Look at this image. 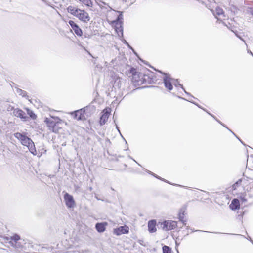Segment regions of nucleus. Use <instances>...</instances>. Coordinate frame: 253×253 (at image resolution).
<instances>
[{
	"label": "nucleus",
	"mask_w": 253,
	"mask_h": 253,
	"mask_svg": "<svg viewBox=\"0 0 253 253\" xmlns=\"http://www.w3.org/2000/svg\"><path fill=\"white\" fill-rule=\"evenodd\" d=\"M29 150L30 152L33 155H37V151H36V149L34 143H33V145H32L30 147V149Z\"/></svg>",
	"instance_id": "30"
},
{
	"label": "nucleus",
	"mask_w": 253,
	"mask_h": 253,
	"mask_svg": "<svg viewBox=\"0 0 253 253\" xmlns=\"http://www.w3.org/2000/svg\"><path fill=\"white\" fill-rule=\"evenodd\" d=\"M173 95L174 96H176V95H175L174 93H173Z\"/></svg>",
	"instance_id": "64"
},
{
	"label": "nucleus",
	"mask_w": 253,
	"mask_h": 253,
	"mask_svg": "<svg viewBox=\"0 0 253 253\" xmlns=\"http://www.w3.org/2000/svg\"><path fill=\"white\" fill-rule=\"evenodd\" d=\"M230 132H231L235 137L236 136H237V135L234 133V132H233L230 129H229L228 128V129H227Z\"/></svg>",
	"instance_id": "53"
},
{
	"label": "nucleus",
	"mask_w": 253,
	"mask_h": 253,
	"mask_svg": "<svg viewBox=\"0 0 253 253\" xmlns=\"http://www.w3.org/2000/svg\"><path fill=\"white\" fill-rule=\"evenodd\" d=\"M27 114L29 116V117L33 120H35L37 118V115L34 112L33 110L31 109L27 108L26 109Z\"/></svg>",
	"instance_id": "24"
},
{
	"label": "nucleus",
	"mask_w": 253,
	"mask_h": 253,
	"mask_svg": "<svg viewBox=\"0 0 253 253\" xmlns=\"http://www.w3.org/2000/svg\"><path fill=\"white\" fill-rule=\"evenodd\" d=\"M236 138L244 146H246L244 142L241 139V138L238 137L237 135L236 136Z\"/></svg>",
	"instance_id": "40"
},
{
	"label": "nucleus",
	"mask_w": 253,
	"mask_h": 253,
	"mask_svg": "<svg viewBox=\"0 0 253 253\" xmlns=\"http://www.w3.org/2000/svg\"><path fill=\"white\" fill-rule=\"evenodd\" d=\"M80 20L84 23H87L90 19L89 14L84 10L80 9L77 17Z\"/></svg>",
	"instance_id": "13"
},
{
	"label": "nucleus",
	"mask_w": 253,
	"mask_h": 253,
	"mask_svg": "<svg viewBox=\"0 0 253 253\" xmlns=\"http://www.w3.org/2000/svg\"><path fill=\"white\" fill-rule=\"evenodd\" d=\"M215 120L219 124H221V122L219 120H218L217 118H216Z\"/></svg>",
	"instance_id": "56"
},
{
	"label": "nucleus",
	"mask_w": 253,
	"mask_h": 253,
	"mask_svg": "<svg viewBox=\"0 0 253 253\" xmlns=\"http://www.w3.org/2000/svg\"><path fill=\"white\" fill-rule=\"evenodd\" d=\"M108 223L106 222H98L95 224V229L99 233L103 232L106 228Z\"/></svg>",
	"instance_id": "14"
},
{
	"label": "nucleus",
	"mask_w": 253,
	"mask_h": 253,
	"mask_svg": "<svg viewBox=\"0 0 253 253\" xmlns=\"http://www.w3.org/2000/svg\"><path fill=\"white\" fill-rule=\"evenodd\" d=\"M12 83L13 84V85H16V84L12 82ZM15 88L16 89V92L19 95L23 97H25L27 99L30 100L29 99V96L27 95V93L26 91H25L24 90H23L21 89H20V88L17 87V86H15Z\"/></svg>",
	"instance_id": "20"
},
{
	"label": "nucleus",
	"mask_w": 253,
	"mask_h": 253,
	"mask_svg": "<svg viewBox=\"0 0 253 253\" xmlns=\"http://www.w3.org/2000/svg\"><path fill=\"white\" fill-rule=\"evenodd\" d=\"M221 125L223 126L224 125V123H223L222 122H221V124H220Z\"/></svg>",
	"instance_id": "61"
},
{
	"label": "nucleus",
	"mask_w": 253,
	"mask_h": 253,
	"mask_svg": "<svg viewBox=\"0 0 253 253\" xmlns=\"http://www.w3.org/2000/svg\"><path fill=\"white\" fill-rule=\"evenodd\" d=\"M14 136L19 140L23 146H26L29 143H32V139L27 136L26 133L16 132L13 134Z\"/></svg>",
	"instance_id": "5"
},
{
	"label": "nucleus",
	"mask_w": 253,
	"mask_h": 253,
	"mask_svg": "<svg viewBox=\"0 0 253 253\" xmlns=\"http://www.w3.org/2000/svg\"><path fill=\"white\" fill-rule=\"evenodd\" d=\"M88 54L89 55L91 56V54L89 52H88Z\"/></svg>",
	"instance_id": "63"
},
{
	"label": "nucleus",
	"mask_w": 253,
	"mask_h": 253,
	"mask_svg": "<svg viewBox=\"0 0 253 253\" xmlns=\"http://www.w3.org/2000/svg\"><path fill=\"white\" fill-rule=\"evenodd\" d=\"M131 50V51L133 52V53H134V54L138 58H139V55L136 52V51L134 50V49L131 47V49H130Z\"/></svg>",
	"instance_id": "39"
},
{
	"label": "nucleus",
	"mask_w": 253,
	"mask_h": 253,
	"mask_svg": "<svg viewBox=\"0 0 253 253\" xmlns=\"http://www.w3.org/2000/svg\"><path fill=\"white\" fill-rule=\"evenodd\" d=\"M235 35L239 38L240 39L241 41H242L243 42H245V41L244 40V39L243 38H242V37L241 36H240L239 34H238V32L237 31H233Z\"/></svg>",
	"instance_id": "37"
},
{
	"label": "nucleus",
	"mask_w": 253,
	"mask_h": 253,
	"mask_svg": "<svg viewBox=\"0 0 253 253\" xmlns=\"http://www.w3.org/2000/svg\"><path fill=\"white\" fill-rule=\"evenodd\" d=\"M208 114L211 117H212L214 120H215L217 118L214 115L212 114L210 112H208Z\"/></svg>",
	"instance_id": "50"
},
{
	"label": "nucleus",
	"mask_w": 253,
	"mask_h": 253,
	"mask_svg": "<svg viewBox=\"0 0 253 253\" xmlns=\"http://www.w3.org/2000/svg\"><path fill=\"white\" fill-rule=\"evenodd\" d=\"M67 10L68 13L74 15V16L77 17L78 13L80 10V9L72 6H69L67 7Z\"/></svg>",
	"instance_id": "18"
},
{
	"label": "nucleus",
	"mask_w": 253,
	"mask_h": 253,
	"mask_svg": "<svg viewBox=\"0 0 253 253\" xmlns=\"http://www.w3.org/2000/svg\"><path fill=\"white\" fill-rule=\"evenodd\" d=\"M251 13L252 15H253V8L251 9Z\"/></svg>",
	"instance_id": "59"
},
{
	"label": "nucleus",
	"mask_w": 253,
	"mask_h": 253,
	"mask_svg": "<svg viewBox=\"0 0 253 253\" xmlns=\"http://www.w3.org/2000/svg\"><path fill=\"white\" fill-rule=\"evenodd\" d=\"M183 90L184 91V92H185V93L186 94H187V95H188V96H191L192 97L194 98V97H193V96H192V95L190 93H189V92H187V91L185 90V88H184V89H183Z\"/></svg>",
	"instance_id": "42"
},
{
	"label": "nucleus",
	"mask_w": 253,
	"mask_h": 253,
	"mask_svg": "<svg viewBox=\"0 0 253 253\" xmlns=\"http://www.w3.org/2000/svg\"><path fill=\"white\" fill-rule=\"evenodd\" d=\"M11 110H13V114L14 116L17 118H19L23 121H26L28 120V116L26 113L20 108H14V107H11Z\"/></svg>",
	"instance_id": "8"
},
{
	"label": "nucleus",
	"mask_w": 253,
	"mask_h": 253,
	"mask_svg": "<svg viewBox=\"0 0 253 253\" xmlns=\"http://www.w3.org/2000/svg\"><path fill=\"white\" fill-rule=\"evenodd\" d=\"M147 172H148L149 174H151V175L153 176L154 177V175H156V174L154 173L153 172H151V171H149L148 170H146Z\"/></svg>",
	"instance_id": "47"
},
{
	"label": "nucleus",
	"mask_w": 253,
	"mask_h": 253,
	"mask_svg": "<svg viewBox=\"0 0 253 253\" xmlns=\"http://www.w3.org/2000/svg\"><path fill=\"white\" fill-rule=\"evenodd\" d=\"M44 122L46 123L50 131L54 133H57L58 132L59 128L57 126V123L55 121L46 117L44 119Z\"/></svg>",
	"instance_id": "9"
},
{
	"label": "nucleus",
	"mask_w": 253,
	"mask_h": 253,
	"mask_svg": "<svg viewBox=\"0 0 253 253\" xmlns=\"http://www.w3.org/2000/svg\"><path fill=\"white\" fill-rule=\"evenodd\" d=\"M190 230H191L190 233H192L193 232H196V233H197V234L196 235V236H203V237L209 236V235H207V234H210V233H211V234L217 235V236H220V235H224H224H228V234H227V233H221V232H209L203 231V230H197L194 231V230H192L191 229H190Z\"/></svg>",
	"instance_id": "10"
},
{
	"label": "nucleus",
	"mask_w": 253,
	"mask_h": 253,
	"mask_svg": "<svg viewBox=\"0 0 253 253\" xmlns=\"http://www.w3.org/2000/svg\"><path fill=\"white\" fill-rule=\"evenodd\" d=\"M201 109L203 110L204 111H205L207 113H208V112H210L209 111H208L207 109H206L205 108H203L202 107V108Z\"/></svg>",
	"instance_id": "54"
},
{
	"label": "nucleus",
	"mask_w": 253,
	"mask_h": 253,
	"mask_svg": "<svg viewBox=\"0 0 253 253\" xmlns=\"http://www.w3.org/2000/svg\"><path fill=\"white\" fill-rule=\"evenodd\" d=\"M9 237H14V238H15V237H20V235H18V234L17 233H15L12 236H10Z\"/></svg>",
	"instance_id": "44"
},
{
	"label": "nucleus",
	"mask_w": 253,
	"mask_h": 253,
	"mask_svg": "<svg viewBox=\"0 0 253 253\" xmlns=\"http://www.w3.org/2000/svg\"><path fill=\"white\" fill-rule=\"evenodd\" d=\"M111 108L109 107H106L102 110L99 118V123L100 126H103L107 122L108 118L111 113Z\"/></svg>",
	"instance_id": "6"
},
{
	"label": "nucleus",
	"mask_w": 253,
	"mask_h": 253,
	"mask_svg": "<svg viewBox=\"0 0 253 253\" xmlns=\"http://www.w3.org/2000/svg\"><path fill=\"white\" fill-rule=\"evenodd\" d=\"M177 222L173 220H164L162 222H159L157 225L158 228H160L165 231H169L174 229L177 227Z\"/></svg>",
	"instance_id": "3"
},
{
	"label": "nucleus",
	"mask_w": 253,
	"mask_h": 253,
	"mask_svg": "<svg viewBox=\"0 0 253 253\" xmlns=\"http://www.w3.org/2000/svg\"><path fill=\"white\" fill-rule=\"evenodd\" d=\"M230 132H231L235 137L236 136H237V135L234 133V132H233L230 129H229L228 128V129H227Z\"/></svg>",
	"instance_id": "51"
},
{
	"label": "nucleus",
	"mask_w": 253,
	"mask_h": 253,
	"mask_svg": "<svg viewBox=\"0 0 253 253\" xmlns=\"http://www.w3.org/2000/svg\"><path fill=\"white\" fill-rule=\"evenodd\" d=\"M230 132H231L235 137L236 136H237V135L234 133V132H233L230 129H229L228 128V129H227Z\"/></svg>",
	"instance_id": "52"
},
{
	"label": "nucleus",
	"mask_w": 253,
	"mask_h": 253,
	"mask_svg": "<svg viewBox=\"0 0 253 253\" xmlns=\"http://www.w3.org/2000/svg\"><path fill=\"white\" fill-rule=\"evenodd\" d=\"M242 182V179H238L233 185H232V189L236 190L237 187H239Z\"/></svg>",
	"instance_id": "32"
},
{
	"label": "nucleus",
	"mask_w": 253,
	"mask_h": 253,
	"mask_svg": "<svg viewBox=\"0 0 253 253\" xmlns=\"http://www.w3.org/2000/svg\"><path fill=\"white\" fill-rule=\"evenodd\" d=\"M63 193H64L63 198L66 206L68 209L74 208L76 205V202L73 196L65 191H63Z\"/></svg>",
	"instance_id": "4"
},
{
	"label": "nucleus",
	"mask_w": 253,
	"mask_h": 253,
	"mask_svg": "<svg viewBox=\"0 0 253 253\" xmlns=\"http://www.w3.org/2000/svg\"><path fill=\"white\" fill-rule=\"evenodd\" d=\"M147 172H148L149 174H151V175L153 176L154 177V175H156V174L154 173L153 172H151V171H149L148 170H146Z\"/></svg>",
	"instance_id": "49"
},
{
	"label": "nucleus",
	"mask_w": 253,
	"mask_h": 253,
	"mask_svg": "<svg viewBox=\"0 0 253 253\" xmlns=\"http://www.w3.org/2000/svg\"><path fill=\"white\" fill-rule=\"evenodd\" d=\"M147 172H148L149 174H151V175L153 176L154 177V175H156V174L154 173L153 172H151V171H149L148 170H146Z\"/></svg>",
	"instance_id": "48"
},
{
	"label": "nucleus",
	"mask_w": 253,
	"mask_h": 253,
	"mask_svg": "<svg viewBox=\"0 0 253 253\" xmlns=\"http://www.w3.org/2000/svg\"><path fill=\"white\" fill-rule=\"evenodd\" d=\"M248 53H249L250 54H251L253 56V54L250 50H248Z\"/></svg>",
	"instance_id": "57"
},
{
	"label": "nucleus",
	"mask_w": 253,
	"mask_h": 253,
	"mask_svg": "<svg viewBox=\"0 0 253 253\" xmlns=\"http://www.w3.org/2000/svg\"><path fill=\"white\" fill-rule=\"evenodd\" d=\"M147 172H148L149 174H151V175L153 176L154 177V175H156V174L154 173L153 172H151V171H149L148 170H146Z\"/></svg>",
	"instance_id": "46"
},
{
	"label": "nucleus",
	"mask_w": 253,
	"mask_h": 253,
	"mask_svg": "<svg viewBox=\"0 0 253 253\" xmlns=\"http://www.w3.org/2000/svg\"><path fill=\"white\" fill-rule=\"evenodd\" d=\"M126 74L129 77H131V81L135 86L146 84H154L157 81L155 74L147 69H145L144 73H142L138 72L136 68L130 67L126 71Z\"/></svg>",
	"instance_id": "1"
},
{
	"label": "nucleus",
	"mask_w": 253,
	"mask_h": 253,
	"mask_svg": "<svg viewBox=\"0 0 253 253\" xmlns=\"http://www.w3.org/2000/svg\"><path fill=\"white\" fill-rule=\"evenodd\" d=\"M222 126H224V127H225L226 128L228 129V127L224 124V125Z\"/></svg>",
	"instance_id": "58"
},
{
	"label": "nucleus",
	"mask_w": 253,
	"mask_h": 253,
	"mask_svg": "<svg viewBox=\"0 0 253 253\" xmlns=\"http://www.w3.org/2000/svg\"><path fill=\"white\" fill-rule=\"evenodd\" d=\"M122 83V79L120 77H117L115 79V81L113 85V87L115 90L116 89H120Z\"/></svg>",
	"instance_id": "19"
},
{
	"label": "nucleus",
	"mask_w": 253,
	"mask_h": 253,
	"mask_svg": "<svg viewBox=\"0 0 253 253\" xmlns=\"http://www.w3.org/2000/svg\"><path fill=\"white\" fill-rule=\"evenodd\" d=\"M173 85H174L176 87H180L182 89H184V87L182 84H181L178 79H175L173 78Z\"/></svg>",
	"instance_id": "26"
},
{
	"label": "nucleus",
	"mask_w": 253,
	"mask_h": 253,
	"mask_svg": "<svg viewBox=\"0 0 253 253\" xmlns=\"http://www.w3.org/2000/svg\"><path fill=\"white\" fill-rule=\"evenodd\" d=\"M95 107L93 105H88L84 108V109L86 113V117L90 116L91 114L93 113L95 111Z\"/></svg>",
	"instance_id": "17"
},
{
	"label": "nucleus",
	"mask_w": 253,
	"mask_h": 253,
	"mask_svg": "<svg viewBox=\"0 0 253 253\" xmlns=\"http://www.w3.org/2000/svg\"><path fill=\"white\" fill-rule=\"evenodd\" d=\"M128 157L129 159H130L132 160L133 161H134L136 164H137L139 166H141V165H140V164H139L137 161H135V160H134V159H133V158L131 156L128 155Z\"/></svg>",
	"instance_id": "41"
},
{
	"label": "nucleus",
	"mask_w": 253,
	"mask_h": 253,
	"mask_svg": "<svg viewBox=\"0 0 253 253\" xmlns=\"http://www.w3.org/2000/svg\"><path fill=\"white\" fill-rule=\"evenodd\" d=\"M154 177L155 178H156L157 179H158L162 181H164L167 183H169V184H171V185H175V186H181V185H178V184H172L171 183H170V182L168 181V180H167L166 179L163 178H162L160 176L157 175V174H156L155 175H154Z\"/></svg>",
	"instance_id": "29"
},
{
	"label": "nucleus",
	"mask_w": 253,
	"mask_h": 253,
	"mask_svg": "<svg viewBox=\"0 0 253 253\" xmlns=\"http://www.w3.org/2000/svg\"><path fill=\"white\" fill-rule=\"evenodd\" d=\"M240 201L238 199L234 198L231 201L229 208L233 211H235L240 208Z\"/></svg>",
	"instance_id": "16"
},
{
	"label": "nucleus",
	"mask_w": 253,
	"mask_h": 253,
	"mask_svg": "<svg viewBox=\"0 0 253 253\" xmlns=\"http://www.w3.org/2000/svg\"><path fill=\"white\" fill-rule=\"evenodd\" d=\"M163 253H171V250L169 247L167 246H164L163 247Z\"/></svg>",
	"instance_id": "35"
},
{
	"label": "nucleus",
	"mask_w": 253,
	"mask_h": 253,
	"mask_svg": "<svg viewBox=\"0 0 253 253\" xmlns=\"http://www.w3.org/2000/svg\"><path fill=\"white\" fill-rule=\"evenodd\" d=\"M34 143V142L32 140V143H29L28 144H27L25 146L27 147L28 148V150L30 149V147L33 145Z\"/></svg>",
	"instance_id": "43"
},
{
	"label": "nucleus",
	"mask_w": 253,
	"mask_h": 253,
	"mask_svg": "<svg viewBox=\"0 0 253 253\" xmlns=\"http://www.w3.org/2000/svg\"><path fill=\"white\" fill-rule=\"evenodd\" d=\"M250 241L251 242H252L253 243V242L252 241L251 238H250Z\"/></svg>",
	"instance_id": "62"
},
{
	"label": "nucleus",
	"mask_w": 253,
	"mask_h": 253,
	"mask_svg": "<svg viewBox=\"0 0 253 253\" xmlns=\"http://www.w3.org/2000/svg\"><path fill=\"white\" fill-rule=\"evenodd\" d=\"M68 24L71 27L76 35L78 36H81L83 35L82 30L74 21L73 20H69L68 21Z\"/></svg>",
	"instance_id": "12"
},
{
	"label": "nucleus",
	"mask_w": 253,
	"mask_h": 253,
	"mask_svg": "<svg viewBox=\"0 0 253 253\" xmlns=\"http://www.w3.org/2000/svg\"><path fill=\"white\" fill-rule=\"evenodd\" d=\"M80 1L88 7H92L93 4L91 0H80Z\"/></svg>",
	"instance_id": "28"
},
{
	"label": "nucleus",
	"mask_w": 253,
	"mask_h": 253,
	"mask_svg": "<svg viewBox=\"0 0 253 253\" xmlns=\"http://www.w3.org/2000/svg\"><path fill=\"white\" fill-rule=\"evenodd\" d=\"M178 98H180V99H183V100H186V101H188L189 102L192 103V104L195 105L196 106H197L198 108L201 109L202 108V106L201 105H200L199 104H198L197 103H196V102L193 101V100H187V99H185L184 98H183L182 97H180V96H177Z\"/></svg>",
	"instance_id": "33"
},
{
	"label": "nucleus",
	"mask_w": 253,
	"mask_h": 253,
	"mask_svg": "<svg viewBox=\"0 0 253 253\" xmlns=\"http://www.w3.org/2000/svg\"><path fill=\"white\" fill-rule=\"evenodd\" d=\"M113 232L114 234L117 236H120L123 234H127L129 232V227L126 225L120 226L117 228H114Z\"/></svg>",
	"instance_id": "11"
},
{
	"label": "nucleus",
	"mask_w": 253,
	"mask_h": 253,
	"mask_svg": "<svg viewBox=\"0 0 253 253\" xmlns=\"http://www.w3.org/2000/svg\"><path fill=\"white\" fill-rule=\"evenodd\" d=\"M224 14L223 10L220 8L219 7H217L215 9V14L218 16L222 15Z\"/></svg>",
	"instance_id": "31"
},
{
	"label": "nucleus",
	"mask_w": 253,
	"mask_h": 253,
	"mask_svg": "<svg viewBox=\"0 0 253 253\" xmlns=\"http://www.w3.org/2000/svg\"><path fill=\"white\" fill-rule=\"evenodd\" d=\"M20 238H4L7 241L8 243L13 247H17L16 244L17 243V241L19 240Z\"/></svg>",
	"instance_id": "23"
},
{
	"label": "nucleus",
	"mask_w": 253,
	"mask_h": 253,
	"mask_svg": "<svg viewBox=\"0 0 253 253\" xmlns=\"http://www.w3.org/2000/svg\"><path fill=\"white\" fill-rule=\"evenodd\" d=\"M0 237L2 238V237H7L5 236H3V235H0Z\"/></svg>",
	"instance_id": "60"
},
{
	"label": "nucleus",
	"mask_w": 253,
	"mask_h": 253,
	"mask_svg": "<svg viewBox=\"0 0 253 253\" xmlns=\"http://www.w3.org/2000/svg\"><path fill=\"white\" fill-rule=\"evenodd\" d=\"M185 212V209L183 208H181L179 210L178 214L179 220L184 224H185V222H186V220H184Z\"/></svg>",
	"instance_id": "21"
},
{
	"label": "nucleus",
	"mask_w": 253,
	"mask_h": 253,
	"mask_svg": "<svg viewBox=\"0 0 253 253\" xmlns=\"http://www.w3.org/2000/svg\"><path fill=\"white\" fill-rule=\"evenodd\" d=\"M119 14L117 16L116 19L114 20V22L117 24L123 25V12L118 11Z\"/></svg>",
	"instance_id": "22"
},
{
	"label": "nucleus",
	"mask_w": 253,
	"mask_h": 253,
	"mask_svg": "<svg viewBox=\"0 0 253 253\" xmlns=\"http://www.w3.org/2000/svg\"><path fill=\"white\" fill-rule=\"evenodd\" d=\"M122 42L124 44H125L127 46V47L129 49H131V46L130 45V44L128 43V42L124 39L122 40Z\"/></svg>",
	"instance_id": "36"
},
{
	"label": "nucleus",
	"mask_w": 253,
	"mask_h": 253,
	"mask_svg": "<svg viewBox=\"0 0 253 253\" xmlns=\"http://www.w3.org/2000/svg\"><path fill=\"white\" fill-rule=\"evenodd\" d=\"M147 87H158V86H153V85H151V86H143V87H139V88H138V89L139 88H147Z\"/></svg>",
	"instance_id": "45"
},
{
	"label": "nucleus",
	"mask_w": 253,
	"mask_h": 253,
	"mask_svg": "<svg viewBox=\"0 0 253 253\" xmlns=\"http://www.w3.org/2000/svg\"><path fill=\"white\" fill-rule=\"evenodd\" d=\"M97 5L101 8H103V5H107V3L105 2L102 1L101 0H95Z\"/></svg>",
	"instance_id": "34"
},
{
	"label": "nucleus",
	"mask_w": 253,
	"mask_h": 253,
	"mask_svg": "<svg viewBox=\"0 0 253 253\" xmlns=\"http://www.w3.org/2000/svg\"><path fill=\"white\" fill-rule=\"evenodd\" d=\"M115 30L118 36L123 37V27L122 25H120V27H116Z\"/></svg>",
	"instance_id": "25"
},
{
	"label": "nucleus",
	"mask_w": 253,
	"mask_h": 253,
	"mask_svg": "<svg viewBox=\"0 0 253 253\" xmlns=\"http://www.w3.org/2000/svg\"><path fill=\"white\" fill-rule=\"evenodd\" d=\"M156 220L152 219L148 222V230L150 233H154L156 231Z\"/></svg>",
	"instance_id": "15"
},
{
	"label": "nucleus",
	"mask_w": 253,
	"mask_h": 253,
	"mask_svg": "<svg viewBox=\"0 0 253 253\" xmlns=\"http://www.w3.org/2000/svg\"><path fill=\"white\" fill-rule=\"evenodd\" d=\"M55 120H56V123L57 124L61 123V122L62 121V120L58 117H53Z\"/></svg>",
	"instance_id": "38"
},
{
	"label": "nucleus",
	"mask_w": 253,
	"mask_h": 253,
	"mask_svg": "<svg viewBox=\"0 0 253 253\" xmlns=\"http://www.w3.org/2000/svg\"><path fill=\"white\" fill-rule=\"evenodd\" d=\"M113 119L114 120V122L115 123L116 129L118 130V131L119 132V133L120 134H121L120 130L119 129V127L118 126V125L117 124V123H116V118L115 117L114 115L113 116ZM121 135L122 137L123 138V139L125 141L126 144L128 146L127 143L126 141V139L123 137V136L122 135ZM127 149H128V147H127V149L126 150H127Z\"/></svg>",
	"instance_id": "27"
},
{
	"label": "nucleus",
	"mask_w": 253,
	"mask_h": 253,
	"mask_svg": "<svg viewBox=\"0 0 253 253\" xmlns=\"http://www.w3.org/2000/svg\"><path fill=\"white\" fill-rule=\"evenodd\" d=\"M201 109L203 110L204 111H205L207 113H208V112H210L209 111H208L207 109H206L205 108H203L202 107V108Z\"/></svg>",
	"instance_id": "55"
},
{
	"label": "nucleus",
	"mask_w": 253,
	"mask_h": 253,
	"mask_svg": "<svg viewBox=\"0 0 253 253\" xmlns=\"http://www.w3.org/2000/svg\"><path fill=\"white\" fill-rule=\"evenodd\" d=\"M72 114L74 119H76L77 120L84 121L86 120L87 117L86 113L83 108L73 111Z\"/></svg>",
	"instance_id": "7"
},
{
	"label": "nucleus",
	"mask_w": 253,
	"mask_h": 253,
	"mask_svg": "<svg viewBox=\"0 0 253 253\" xmlns=\"http://www.w3.org/2000/svg\"><path fill=\"white\" fill-rule=\"evenodd\" d=\"M140 60L145 64L148 65L150 67L153 69L155 71L163 75V83L164 84L165 87L169 91L173 89V78L171 77L169 73H165L161 70L155 69L154 67L150 65L148 62L142 59H140Z\"/></svg>",
	"instance_id": "2"
}]
</instances>
